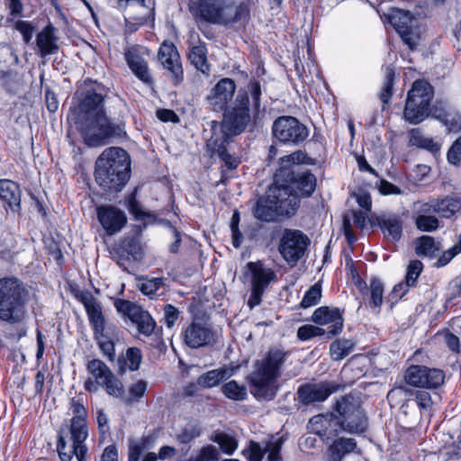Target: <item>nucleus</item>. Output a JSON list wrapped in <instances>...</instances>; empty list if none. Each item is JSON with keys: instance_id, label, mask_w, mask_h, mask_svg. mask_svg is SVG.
I'll list each match as a JSON object with an SVG mask.
<instances>
[{"instance_id": "15", "label": "nucleus", "mask_w": 461, "mask_h": 461, "mask_svg": "<svg viewBox=\"0 0 461 461\" xmlns=\"http://www.w3.org/2000/svg\"><path fill=\"white\" fill-rule=\"evenodd\" d=\"M339 389V384L330 381L305 384L301 385L297 391L298 400L303 405L322 402Z\"/></svg>"}, {"instance_id": "40", "label": "nucleus", "mask_w": 461, "mask_h": 461, "mask_svg": "<svg viewBox=\"0 0 461 461\" xmlns=\"http://www.w3.org/2000/svg\"><path fill=\"white\" fill-rule=\"evenodd\" d=\"M435 117L443 123L448 131H461V115L455 112H445L435 114Z\"/></svg>"}, {"instance_id": "54", "label": "nucleus", "mask_w": 461, "mask_h": 461, "mask_svg": "<svg viewBox=\"0 0 461 461\" xmlns=\"http://www.w3.org/2000/svg\"><path fill=\"white\" fill-rule=\"evenodd\" d=\"M219 456L217 447L208 445L203 447L195 456H191L187 461H215L218 460Z\"/></svg>"}, {"instance_id": "28", "label": "nucleus", "mask_w": 461, "mask_h": 461, "mask_svg": "<svg viewBox=\"0 0 461 461\" xmlns=\"http://www.w3.org/2000/svg\"><path fill=\"white\" fill-rule=\"evenodd\" d=\"M0 199L5 202L12 211L18 212L21 208L19 185L11 180H0Z\"/></svg>"}, {"instance_id": "5", "label": "nucleus", "mask_w": 461, "mask_h": 461, "mask_svg": "<svg viewBox=\"0 0 461 461\" xmlns=\"http://www.w3.org/2000/svg\"><path fill=\"white\" fill-rule=\"evenodd\" d=\"M286 358L281 349H270L264 359L257 362L250 375L254 394L258 398L271 400L276 394L275 383L280 376V369Z\"/></svg>"}, {"instance_id": "52", "label": "nucleus", "mask_w": 461, "mask_h": 461, "mask_svg": "<svg viewBox=\"0 0 461 461\" xmlns=\"http://www.w3.org/2000/svg\"><path fill=\"white\" fill-rule=\"evenodd\" d=\"M298 186L306 195H311L316 186V178L314 175L309 172L299 175L296 178Z\"/></svg>"}, {"instance_id": "14", "label": "nucleus", "mask_w": 461, "mask_h": 461, "mask_svg": "<svg viewBox=\"0 0 461 461\" xmlns=\"http://www.w3.org/2000/svg\"><path fill=\"white\" fill-rule=\"evenodd\" d=\"M307 427L310 432L318 435L323 441L332 439L343 432L339 415L334 412L313 416Z\"/></svg>"}, {"instance_id": "7", "label": "nucleus", "mask_w": 461, "mask_h": 461, "mask_svg": "<svg viewBox=\"0 0 461 461\" xmlns=\"http://www.w3.org/2000/svg\"><path fill=\"white\" fill-rule=\"evenodd\" d=\"M334 410L339 415L343 432L361 434L366 431L367 417L358 397L352 394L340 397L337 400Z\"/></svg>"}, {"instance_id": "60", "label": "nucleus", "mask_w": 461, "mask_h": 461, "mask_svg": "<svg viewBox=\"0 0 461 461\" xmlns=\"http://www.w3.org/2000/svg\"><path fill=\"white\" fill-rule=\"evenodd\" d=\"M284 439L282 438H277L274 442H268L266 447V452L267 453L268 461H279L281 458L280 451Z\"/></svg>"}, {"instance_id": "1", "label": "nucleus", "mask_w": 461, "mask_h": 461, "mask_svg": "<svg viewBox=\"0 0 461 461\" xmlns=\"http://www.w3.org/2000/svg\"><path fill=\"white\" fill-rule=\"evenodd\" d=\"M77 104L70 108L68 120L73 122L84 138L85 144L110 140H126V132L112 123L104 110L103 88L97 84H85L76 93Z\"/></svg>"}, {"instance_id": "6", "label": "nucleus", "mask_w": 461, "mask_h": 461, "mask_svg": "<svg viewBox=\"0 0 461 461\" xmlns=\"http://www.w3.org/2000/svg\"><path fill=\"white\" fill-rule=\"evenodd\" d=\"M433 98L432 86L424 80H416L408 92L403 111L405 121L412 124L423 122L430 113V103Z\"/></svg>"}, {"instance_id": "20", "label": "nucleus", "mask_w": 461, "mask_h": 461, "mask_svg": "<svg viewBox=\"0 0 461 461\" xmlns=\"http://www.w3.org/2000/svg\"><path fill=\"white\" fill-rule=\"evenodd\" d=\"M235 89L236 86L232 79H221L206 97L209 107L215 112L225 110L227 104L234 95Z\"/></svg>"}, {"instance_id": "37", "label": "nucleus", "mask_w": 461, "mask_h": 461, "mask_svg": "<svg viewBox=\"0 0 461 461\" xmlns=\"http://www.w3.org/2000/svg\"><path fill=\"white\" fill-rule=\"evenodd\" d=\"M221 393L233 401H243L248 394L246 386L239 384L235 380L224 384L221 387Z\"/></svg>"}, {"instance_id": "59", "label": "nucleus", "mask_w": 461, "mask_h": 461, "mask_svg": "<svg viewBox=\"0 0 461 461\" xmlns=\"http://www.w3.org/2000/svg\"><path fill=\"white\" fill-rule=\"evenodd\" d=\"M57 450L62 461H70L73 456H76L75 445L68 447L62 436L59 437Z\"/></svg>"}, {"instance_id": "35", "label": "nucleus", "mask_w": 461, "mask_h": 461, "mask_svg": "<svg viewBox=\"0 0 461 461\" xmlns=\"http://www.w3.org/2000/svg\"><path fill=\"white\" fill-rule=\"evenodd\" d=\"M119 249L134 260L142 259L144 251L138 235L125 236L119 244Z\"/></svg>"}, {"instance_id": "10", "label": "nucleus", "mask_w": 461, "mask_h": 461, "mask_svg": "<svg viewBox=\"0 0 461 461\" xmlns=\"http://www.w3.org/2000/svg\"><path fill=\"white\" fill-rule=\"evenodd\" d=\"M405 382L414 387L436 389L445 382V373L438 368L413 365L404 373Z\"/></svg>"}, {"instance_id": "51", "label": "nucleus", "mask_w": 461, "mask_h": 461, "mask_svg": "<svg viewBox=\"0 0 461 461\" xmlns=\"http://www.w3.org/2000/svg\"><path fill=\"white\" fill-rule=\"evenodd\" d=\"M147 382L144 380H139L136 383L132 384L129 388L130 396L124 397L122 399V402L126 405H131L134 401H138L144 395L145 391L147 389Z\"/></svg>"}, {"instance_id": "57", "label": "nucleus", "mask_w": 461, "mask_h": 461, "mask_svg": "<svg viewBox=\"0 0 461 461\" xmlns=\"http://www.w3.org/2000/svg\"><path fill=\"white\" fill-rule=\"evenodd\" d=\"M114 307L119 312L128 315L130 319L141 308L130 301L122 299H117L114 302Z\"/></svg>"}, {"instance_id": "63", "label": "nucleus", "mask_w": 461, "mask_h": 461, "mask_svg": "<svg viewBox=\"0 0 461 461\" xmlns=\"http://www.w3.org/2000/svg\"><path fill=\"white\" fill-rule=\"evenodd\" d=\"M415 402L420 408L425 411H429L433 405L431 395L427 391H416Z\"/></svg>"}, {"instance_id": "8", "label": "nucleus", "mask_w": 461, "mask_h": 461, "mask_svg": "<svg viewBox=\"0 0 461 461\" xmlns=\"http://www.w3.org/2000/svg\"><path fill=\"white\" fill-rule=\"evenodd\" d=\"M385 17L402 41L411 50L416 49L420 41V32L417 21L411 17L410 12L393 8Z\"/></svg>"}, {"instance_id": "2", "label": "nucleus", "mask_w": 461, "mask_h": 461, "mask_svg": "<svg viewBox=\"0 0 461 461\" xmlns=\"http://www.w3.org/2000/svg\"><path fill=\"white\" fill-rule=\"evenodd\" d=\"M130 176V156L121 147L111 146L100 155L95 162V181L104 191H122Z\"/></svg>"}, {"instance_id": "34", "label": "nucleus", "mask_w": 461, "mask_h": 461, "mask_svg": "<svg viewBox=\"0 0 461 461\" xmlns=\"http://www.w3.org/2000/svg\"><path fill=\"white\" fill-rule=\"evenodd\" d=\"M131 321L136 325L138 331L146 337L151 336L156 329V321L142 308L133 314Z\"/></svg>"}, {"instance_id": "21", "label": "nucleus", "mask_w": 461, "mask_h": 461, "mask_svg": "<svg viewBox=\"0 0 461 461\" xmlns=\"http://www.w3.org/2000/svg\"><path fill=\"white\" fill-rule=\"evenodd\" d=\"M185 343L192 348H198L215 341V334L207 325L193 321L184 334Z\"/></svg>"}, {"instance_id": "26", "label": "nucleus", "mask_w": 461, "mask_h": 461, "mask_svg": "<svg viewBox=\"0 0 461 461\" xmlns=\"http://www.w3.org/2000/svg\"><path fill=\"white\" fill-rule=\"evenodd\" d=\"M70 433L75 445L77 459L78 461H86L87 448L84 442L88 436L86 420H71Z\"/></svg>"}, {"instance_id": "18", "label": "nucleus", "mask_w": 461, "mask_h": 461, "mask_svg": "<svg viewBox=\"0 0 461 461\" xmlns=\"http://www.w3.org/2000/svg\"><path fill=\"white\" fill-rule=\"evenodd\" d=\"M97 219L108 235L121 231L127 221L123 211L113 205H100L96 208Z\"/></svg>"}, {"instance_id": "62", "label": "nucleus", "mask_w": 461, "mask_h": 461, "mask_svg": "<svg viewBox=\"0 0 461 461\" xmlns=\"http://www.w3.org/2000/svg\"><path fill=\"white\" fill-rule=\"evenodd\" d=\"M199 436L200 429L196 426H187L181 430L176 438L180 443L187 444Z\"/></svg>"}, {"instance_id": "12", "label": "nucleus", "mask_w": 461, "mask_h": 461, "mask_svg": "<svg viewBox=\"0 0 461 461\" xmlns=\"http://www.w3.org/2000/svg\"><path fill=\"white\" fill-rule=\"evenodd\" d=\"M247 267L251 273V294L248 306L252 309L260 304L266 288L276 279V275L272 269L264 267L260 262H249Z\"/></svg>"}, {"instance_id": "61", "label": "nucleus", "mask_w": 461, "mask_h": 461, "mask_svg": "<svg viewBox=\"0 0 461 461\" xmlns=\"http://www.w3.org/2000/svg\"><path fill=\"white\" fill-rule=\"evenodd\" d=\"M14 28L23 35V41L29 43L32 39L34 27L30 22L18 20L14 23Z\"/></svg>"}, {"instance_id": "47", "label": "nucleus", "mask_w": 461, "mask_h": 461, "mask_svg": "<svg viewBox=\"0 0 461 461\" xmlns=\"http://www.w3.org/2000/svg\"><path fill=\"white\" fill-rule=\"evenodd\" d=\"M212 440L216 443H218L221 447V449L228 455H231L236 448L238 447V441L237 439L226 433H217L213 438Z\"/></svg>"}, {"instance_id": "31", "label": "nucleus", "mask_w": 461, "mask_h": 461, "mask_svg": "<svg viewBox=\"0 0 461 461\" xmlns=\"http://www.w3.org/2000/svg\"><path fill=\"white\" fill-rule=\"evenodd\" d=\"M377 223L385 236L393 240H400L402 232V221L399 216L382 215L377 218Z\"/></svg>"}, {"instance_id": "46", "label": "nucleus", "mask_w": 461, "mask_h": 461, "mask_svg": "<svg viewBox=\"0 0 461 461\" xmlns=\"http://www.w3.org/2000/svg\"><path fill=\"white\" fill-rule=\"evenodd\" d=\"M106 393L115 398L123 399L124 387L122 383L113 375V373L101 385Z\"/></svg>"}, {"instance_id": "27", "label": "nucleus", "mask_w": 461, "mask_h": 461, "mask_svg": "<svg viewBox=\"0 0 461 461\" xmlns=\"http://www.w3.org/2000/svg\"><path fill=\"white\" fill-rule=\"evenodd\" d=\"M252 213L256 219L266 222L275 221L279 217L268 192L256 201Z\"/></svg>"}, {"instance_id": "19", "label": "nucleus", "mask_w": 461, "mask_h": 461, "mask_svg": "<svg viewBox=\"0 0 461 461\" xmlns=\"http://www.w3.org/2000/svg\"><path fill=\"white\" fill-rule=\"evenodd\" d=\"M158 59L164 68L170 72L174 85L183 80V68L179 53L171 42H163L158 50Z\"/></svg>"}, {"instance_id": "22", "label": "nucleus", "mask_w": 461, "mask_h": 461, "mask_svg": "<svg viewBox=\"0 0 461 461\" xmlns=\"http://www.w3.org/2000/svg\"><path fill=\"white\" fill-rule=\"evenodd\" d=\"M147 53L148 50L145 47L132 46L125 52V59L132 73L142 82L150 84L152 78L149 72L148 64L143 58V55Z\"/></svg>"}, {"instance_id": "45", "label": "nucleus", "mask_w": 461, "mask_h": 461, "mask_svg": "<svg viewBox=\"0 0 461 461\" xmlns=\"http://www.w3.org/2000/svg\"><path fill=\"white\" fill-rule=\"evenodd\" d=\"M428 212L419 214L415 219V225L418 230L425 232L435 231L439 227V221L437 217L428 215Z\"/></svg>"}, {"instance_id": "33", "label": "nucleus", "mask_w": 461, "mask_h": 461, "mask_svg": "<svg viewBox=\"0 0 461 461\" xmlns=\"http://www.w3.org/2000/svg\"><path fill=\"white\" fill-rule=\"evenodd\" d=\"M231 372L225 367L210 370L197 378V385L203 388H212L218 385L221 381L228 379Z\"/></svg>"}, {"instance_id": "29", "label": "nucleus", "mask_w": 461, "mask_h": 461, "mask_svg": "<svg viewBox=\"0 0 461 461\" xmlns=\"http://www.w3.org/2000/svg\"><path fill=\"white\" fill-rule=\"evenodd\" d=\"M54 32L55 28L50 24L44 27L37 34L36 43L41 57H45L58 51V38L55 36Z\"/></svg>"}, {"instance_id": "38", "label": "nucleus", "mask_w": 461, "mask_h": 461, "mask_svg": "<svg viewBox=\"0 0 461 461\" xmlns=\"http://www.w3.org/2000/svg\"><path fill=\"white\" fill-rule=\"evenodd\" d=\"M369 296L368 304L371 308H380L383 303L384 285L377 279L373 278L367 290Z\"/></svg>"}, {"instance_id": "58", "label": "nucleus", "mask_w": 461, "mask_h": 461, "mask_svg": "<svg viewBox=\"0 0 461 461\" xmlns=\"http://www.w3.org/2000/svg\"><path fill=\"white\" fill-rule=\"evenodd\" d=\"M422 270V263L420 260H412L407 267L406 280L407 285L413 286L417 278L420 276Z\"/></svg>"}, {"instance_id": "42", "label": "nucleus", "mask_w": 461, "mask_h": 461, "mask_svg": "<svg viewBox=\"0 0 461 461\" xmlns=\"http://www.w3.org/2000/svg\"><path fill=\"white\" fill-rule=\"evenodd\" d=\"M149 447V438L143 437L129 440L128 461H139L142 452Z\"/></svg>"}, {"instance_id": "56", "label": "nucleus", "mask_w": 461, "mask_h": 461, "mask_svg": "<svg viewBox=\"0 0 461 461\" xmlns=\"http://www.w3.org/2000/svg\"><path fill=\"white\" fill-rule=\"evenodd\" d=\"M324 334H326L324 329L313 325H303L297 330V337L301 340H308L313 337Z\"/></svg>"}, {"instance_id": "44", "label": "nucleus", "mask_w": 461, "mask_h": 461, "mask_svg": "<svg viewBox=\"0 0 461 461\" xmlns=\"http://www.w3.org/2000/svg\"><path fill=\"white\" fill-rule=\"evenodd\" d=\"M280 164L282 168H286L294 164H315V159L311 158L302 150H298L290 155L284 156L280 158Z\"/></svg>"}, {"instance_id": "9", "label": "nucleus", "mask_w": 461, "mask_h": 461, "mask_svg": "<svg viewBox=\"0 0 461 461\" xmlns=\"http://www.w3.org/2000/svg\"><path fill=\"white\" fill-rule=\"evenodd\" d=\"M272 130L275 138L283 143H301L309 134L306 126L293 116L278 117L275 120Z\"/></svg>"}, {"instance_id": "24", "label": "nucleus", "mask_w": 461, "mask_h": 461, "mask_svg": "<svg viewBox=\"0 0 461 461\" xmlns=\"http://www.w3.org/2000/svg\"><path fill=\"white\" fill-rule=\"evenodd\" d=\"M86 370L91 376L86 380L84 386L90 393L96 392L113 374L112 370L100 359L88 361Z\"/></svg>"}, {"instance_id": "17", "label": "nucleus", "mask_w": 461, "mask_h": 461, "mask_svg": "<svg viewBox=\"0 0 461 461\" xmlns=\"http://www.w3.org/2000/svg\"><path fill=\"white\" fill-rule=\"evenodd\" d=\"M77 297L85 306L94 334L113 330V326L106 323L100 303L90 292H80Z\"/></svg>"}, {"instance_id": "64", "label": "nucleus", "mask_w": 461, "mask_h": 461, "mask_svg": "<svg viewBox=\"0 0 461 461\" xmlns=\"http://www.w3.org/2000/svg\"><path fill=\"white\" fill-rule=\"evenodd\" d=\"M179 317V311L172 304H167L164 308V319L167 328L171 329Z\"/></svg>"}, {"instance_id": "16", "label": "nucleus", "mask_w": 461, "mask_h": 461, "mask_svg": "<svg viewBox=\"0 0 461 461\" xmlns=\"http://www.w3.org/2000/svg\"><path fill=\"white\" fill-rule=\"evenodd\" d=\"M249 96L246 93H239L235 106L224 113V123L234 133L240 132L250 121L249 110Z\"/></svg>"}, {"instance_id": "50", "label": "nucleus", "mask_w": 461, "mask_h": 461, "mask_svg": "<svg viewBox=\"0 0 461 461\" xmlns=\"http://www.w3.org/2000/svg\"><path fill=\"white\" fill-rule=\"evenodd\" d=\"M163 285V278H143V281L140 284L139 288L143 294L152 297L157 294L158 290Z\"/></svg>"}, {"instance_id": "13", "label": "nucleus", "mask_w": 461, "mask_h": 461, "mask_svg": "<svg viewBox=\"0 0 461 461\" xmlns=\"http://www.w3.org/2000/svg\"><path fill=\"white\" fill-rule=\"evenodd\" d=\"M267 192L279 217H291L296 213L300 200L297 193L290 186L275 185Z\"/></svg>"}, {"instance_id": "53", "label": "nucleus", "mask_w": 461, "mask_h": 461, "mask_svg": "<svg viewBox=\"0 0 461 461\" xmlns=\"http://www.w3.org/2000/svg\"><path fill=\"white\" fill-rule=\"evenodd\" d=\"M219 456L217 447L208 445L203 447L195 456H191L187 461H215L218 460Z\"/></svg>"}, {"instance_id": "30", "label": "nucleus", "mask_w": 461, "mask_h": 461, "mask_svg": "<svg viewBox=\"0 0 461 461\" xmlns=\"http://www.w3.org/2000/svg\"><path fill=\"white\" fill-rule=\"evenodd\" d=\"M357 447V442L351 438H339L333 440V442L328 447V453L332 461H341L342 458L353 452Z\"/></svg>"}, {"instance_id": "3", "label": "nucleus", "mask_w": 461, "mask_h": 461, "mask_svg": "<svg viewBox=\"0 0 461 461\" xmlns=\"http://www.w3.org/2000/svg\"><path fill=\"white\" fill-rule=\"evenodd\" d=\"M188 8L194 19L212 24H230L249 17L246 4L234 6L226 0H190Z\"/></svg>"}, {"instance_id": "11", "label": "nucleus", "mask_w": 461, "mask_h": 461, "mask_svg": "<svg viewBox=\"0 0 461 461\" xmlns=\"http://www.w3.org/2000/svg\"><path fill=\"white\" fill-rule=\"evenodd\" d=\"M309 238L298 230H285L278 249L289 264H295L305 253Z\"/></svg>"}, {"instance_id": "55", "label": "nucleus", "mask_w": 461, "mask_h": 461, "mask_svg": "<svg viewBox=\"0 0 461 461\" xmlns=\"http://www.w3.org/2000/svg\"><path fill=\"white\" fill-rule=\"evenodd\" d=\"M141 359V351L138 348H130L126 352V357L123 362L131 371H135L139 369Z\"/></svg>"}, {"instance_id": "39", "label": "nucleus", "mask_w": 461, "mask_h": 461, "mask_svg": "<svg viewBox=\"0 0 461 461\" xmlns=\"http://www.w3.org/2000/svg\"><path fill=\"white\" fill-rule=\"evenodd\" d=\"M112 332L113 330L102 332V334H95V339L97 340L100 349L111 361H113L115 357L114 343L111 336Z\"/></svg>"}, {"instance_id": "23", "label": "nucleus", "mask_w": 461, "mask_h": 461, "mask_svg": "<svg viewBox=\"0 0 461 461\" xmlns=\"http://www.w3.org/2000/svg\"><path fill=\"white\" fill-rule=\"evenodd\" d=\"M312 320L318 325H329L326 334L330 337L339 334L343 328V318L339 309L321 306L316 309Z\"/></svg>"}, {"instance_id": "43", "label": "nucleus", "mask_w": 461, "mask_h": 461, "mask_svg": "<svg viewBox=\"0 0 461 461\" xmlns=\"http://www.w3.org/2000/svg\"><path fill=\"white\" fill-rule=\"evenodd\" d=\"M438 250V243L435 242L433 237L421 236L420 239H418L416 246V252L418 255L431 257L435 254V252Z\"/></svg>"}, {"instance_id": "4", "label": "nucleus", "mask_w": 461, "mask_h": 461, "mask_svg": "<svg viewBox=\"0 0 461 461\" xmlns=\"http://www.w3.org/2000/svg\"><path fill=\"white\" fill-rule=\"evenodd\" d=\"M29 292L19 278H0V321L11 325L23 322L26 318V304Z\"/></svg>"}, {"instance_id": "36", "label": "nucleus", "mask_w": 461, "mask_h": 461, "mask_svg": "<svg viewBox=\"0 0 461 461\" xmlns=\"http://www.w3.org/2000/svg\"><path fill=\"white\" fill-rule=\"evenodd\" d=\"M355 343L349 339H338L331 343L330 347V353L331 358L335 361L343 359L350 354Z\"/></svg>"}, {"instance_id": "32", "label": "nucleus", "mask_w": 461, "mask_h": 461, "mask_svg": "<svg viewBox=\"0 0 461 461\" xmlns=\"http://www.w3.org/2000/svg\"><path fill=\"white\" fill-rule=\"evenodd\" d=\"M188 59L196 70L203 75H209L210 65L207 60V48L205 43L191 47L188 53Z\"/></svg>"}, {"instance_id": "49", "label": "nucleus", "mask_w": 461, "mask_h": 461, "mask_svg": "<svg viewBox=\"0 0 461 461\" xmlns=\"http://www.w3.org/2000/svg\"><path fill=\"white\" fill-rule=\"evenodd\" d=\"M384 83L381 92L380 98L384 104H388L392 96V88L394 79V69L392 66H388L384 68Z\"/></svg>"}, {"instance_id": "41", "label": "nucleus", "mask_w": 461, "mask_h": 461, "mask_svg": "<svg viewBox=\"0 0 461 461\" xmlns=\"http://www.w3.org/2000/svg\"><path fill=\"white\" fill-rule=\"evenodd\" d=\"M208 153H210L211 157L217 155L220 159L228 167L229 169L236 168L240 160L239 158L230 155L226 149V146H217V149H215V146H208Z\"/></svg>"}, {"instance_id": "25", "label": "nucleus", "mask_w": 461, "mask_h": 461, "mask_svg": "<svg viewBox=\"0 0 461 461\" xmlns=\"http://www.w3.org/2000/svg\"><path fill=\"white\" fill-rule=\"evenodd\" d=\"M421 212H436L443 218L449 219L461 212V200L452 196H447L440 200H432L422 206Z\"/></svg>"}, {"instance_id": "48", "label": "nucleus", "mask_w": 461, "mask_h": 461, "mask_svg": "<svg viewBox=\"0 0 461 461\" xmlns=\"http://www.w3.org/2000/svg\"><path fill=\"white\" fill-rule=\"evenodd\" d=\"M321 298V286L319 284H314L305 293L300 305L302 308H309L319 303Z\"/></svg>"}]
</instances>
